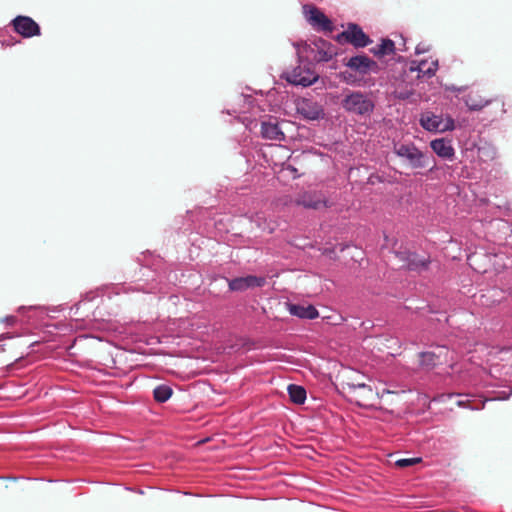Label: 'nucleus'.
Returning <instances> with one entry per match:
<instances>
[{
  "label": "nucleus",
  "mask_w": 512,
  "mask_h": 512,
  "mask_svg": "<svg viewBox=\"0 0 512 512\" xmlns=\"http://www.w3.org/2000/svg\"><path fill=\"white\" fill-rule=\"evenodd\" d=\"M303 12L306 20L314 29L328 33L334 30L332 21L316 6L304 5Z\"/></svg>",
  "instance_id": "obj_5"
},
{
  "label": "nucleus",
  "mask_w": 512,
  "mask_h": 512,
  "mask_svg": "<svg viewBox=\"0 0 512 512\" xmlns=\"http://www.w3.org/2000/svg\"><path fill=\"white\" fill-rule=\"evenodd\" d=\"M5 321L8 323V324H14L16 322V318L14 316H9V317H6L5 318Z\"/></svg>",
  "instance_id": "obj_27"
},
{
  "label": "nucleus",
  "mask_w": 512,
  "mask_h": 512,
  "mask_svg": "<svg viewBox=\"0 0 512 512\" xmlns=\"http://www.w3.org/2000/svg\"><path fill=\"white\" fill-rule=\"evenodd\" d=\"M294 203L302 206L305 209L319 210L328 207V202L325 195L321 191L310 190L303 191L297 195Z\"/></svg>",
  "instance_id": "obj_7"
},
{
  "label": "nucleus",
  "mask_w": 512,
  "mask_h": 512,
  "mask_svg": "<svg viewBox=\"0 0 512 512\" xmlns=\"http://www.w3.org/2000/svg\"><path fill=\"white\" fill-rule=\"evenodd\" d=\"M12 24L14 30L25 38L40 35L39 25L28 16H17Z\"/></svg>",
  "instance_id": "obj_10"
},
{
  "label": "nucleus",
  "mask_w": 512,
  "mask_h": 512,
  "mask_svg": "<svg viewBox=\"0 0 512 512\" xmlns=\"http://www.w3.org/2000/svg\"><path fill=\"white\" fill-rule=\"evenodd\" d=\"M489 103L490 100L482 97L478 92H470L465 97V104L470 110H481Z\"/></svg>",
  "instance_id": "obj_19"
},
{
  "label": "nucleus",
  "mask_w": 512,
  "mask_h": 512,
  "mask_svg": "<svg viewBox=\"0 0 512 512\" xmlns=\"http://www.w3.org/2000/svg\"><path fill=\"white\" fill-rule=\"evenodd\" d=\"M392 94L395 99L408 100L414 95V92L411 89H395Z\"/></svg>",
  "instance_id": "obj_23"
},
{
  "label": "nucleus",
  "mask_w": 512,
  "mask_h": 512,
  "mask_svg": "<svg viewBox=\"0 0 512 512\" xmlns=\"http://www.w3.org/2000/svg\"><path fill=\"white\" fill-rule=\"evenodd\" d=\"M436 71V67L432 69V67H429V69L426 71V73L433 75Z\"/></svg>",
  "instance_id": "obj_28"
},
{
  "label": "nucleus",
  "mask_w": 512,
  "mask_h": 512,
  "mask_svg": "<svg viewBox=\"0 0 512 512\" xmlns=\"http://www.w3.org/2000/svg\"><path fill=\"white\" fill-rule=\"evenodd\" d=\"M343 108L357 115H369L374 110L373 101L360 91L347 94L342 100Z\"/></svg>",
  "instance_id": "obj_3"
},
{
  "label": "nucleus",
  "mask_w": 512,
  "mask_h": 512,
  "mask_svg": "<svg viewBox=\"0 0 512 512\" xmlns=\"http://www.w3.org/2000/svg\"><path fill=\"white\" fill-rule=\"evenodd\" d=\"M282 78L292 85L308 87L318 80L319 75L312 68L311 63L300 61L298 66L285 71Z\"/></svg>",
  "instance_id": "obj_2"
},
{
  "label": "nucleus",
  "mask_w": 512,
  "mask_h": 512,
  "mask_svg": "<svg viewBox=\"0 0 512 512\" xmlns=\"http://www.w3.org/2000/svg\"><path fill=\"white\" fill-rule=\"evenodd\" d=\"M397 257L403 262L402 267L411 271H420L427 268L429 261L420 258L417 254L409 251H400Z\"/></svg>",
  "instance_id": "obj_12"
},
{
  "label": "nucleus",
  "mask_w": 512,
  "mask_h": 512,
  "mask_svg": "<svg viewBox=\"0 0 512 512\" xmlns=\"http://www.w3.org/2000/svg\"><path fill=\"white\" fill-rule=\"evenodd\" d=\"M288 311L291 315L301 319H315L319 316L318 310L313 305L287 304Z\"/></svg>",
  "instance_id": "obj_18"
},
{
  "label": "nucleus",
  "mask_w": 512,
  "mask_h": 512,
  "mask_svg": "<svg viewBox=\"0 0 512 512\" xmlns=\"http://www.w3.org/2000/svg\"><path fill=\"white\" fill-rule=\"evenodd\" d=\"M288 393L291 401L295 404H303L306 400V390L302 386L290 384Z\"/></svg>",
  "instance_id": "obj_21"
},
{
  "label": "nucleus",
  "mask_w": 512,
  "mask_h": 512,
  "mask_svg": "<svg viewBox=\"0 0 512 512\" xmlns=\"http://www.w3.org/2000/svg\"><path fill=\"white\" fill-rule=\"evenodd\" d=\"M314 46L316 48L314 60L317 62H328L337 54L335 47L321 38L314 41Z\"/></svg>",
  "instance_id": "obj_16"
},
{
  "label": "nucleus",
  "mask_w": 512,
  "mask_h": 512,
  "mask_svg": "<svg viewBox=\"0 0 512 512\" xmlns=\"http://www.w3.org/2000/svg\"><path fill=\"white\" fill-rule=\"evenodd\" d=\"M265 283L266 279L264 277L248 275L230 280L229 288L232 291H244L248 288L262 287Z\"/></svg>",
  "instance_id": "obj_13"
},
{
  "label": "nucleus",
  "mask_w": 512,
  "mask_h": 512,
  "mask_svg": "<svg viewBox=\"0 0 512 512\" xmlns=\"http://www.w3.org/2000/svg\"><path fill=\"white\" fill-rule=\"evenodd\" d=\"M345 390L349 401L360 407H373L378 400V393L365 383H347Z\"/></svg>",
  "instance_id": "obj_1"
},
{
  "label": "nucleus",
  "mask_w": 512,
  "mask_h": 512,
  "mask_svg": "<svg viewBox=\"0 0 512 512\" xmlns=\"http://www.w3.org/2000/svg\"><path fill=\"white\" fill-rule=\"evenodd\" d=\"M420 124L425 130L430 132H444L454 129L453 119L449 118L444 123L441 116L430 112L422 114Z\"/></svg>",
  "instance_id": "obj_8"
},
{
  "label": "nucleus",
  "mask_w": 512,
  "mask_h": 512,
  "mask_svg": "<svg viewBox=\"0 0 512 512\" xmlns=\"http://www.w3.org/2000/svg\"><path fill=\"white\" fill-rule=\"evenodd\" d=\"M395 51L394 42L390 39L382 40L381 44L371 49V52L378 57L393 54Z\"/></svg>",
  "instance_id": "obj_20"
},
{
  "label": "nucleus",
  "mask_w": 512,
  "mask_h": 512,
  "mask_svg": "<svg viewBox=\"0 0 512 512\" xmlns=\"http://www.w3.org/2000/svg\"><path fill=\"white\" fill-rule=\"evenodd\" d=\"M439 352H421L419 353V364L424 369L430 370L440 364L441 358L446 357L448 354V349L444 346L438 347Z\"/></svg>",
  "instance_id": "obj_14"
},
{
  "label": "nucleus",
  "mask_w": 512,
  "mask_h": 512,
  "mask_svg": "<svg viewBox=\"0 0 512 512\" xmlns=\"http://www.w3.org/2000/svg\"><path fill=\"white\" fill-rule=\"evenodd\" d=\"M430 146L432 150L441 158L451 160L455 155V150L451 145L450 140H446L444 138L435 139L431 141Z\"/></svg>",
  "instance_id": "obj_17"
},
{
  "label": "nucleus",
  "mask_w": 512,
  "mask_h": 512,
  "mask_svg": "<svg viewBox=\"0 0 512 512\" xmlns=\"http://www.w3.org/2000/svg\"><path fill=\"white\" fill-rule=\"evenodd\" d=\"M261 135L267 140L280 142L285 139V134L276 119H269L261 123Z\"/></svg>",
  "instance_id": "obj_15"
},
{
  "label": "nucleus",
  "mask_w": 512,
  "mask_h": 512,
  "mask_svg": "<svg viewBox=\"0 0 512 512\" xmlns=\"http://www.w3.org/2000/svg\"><path fill=\"white\" fill-rule=\"evenodd\" d=\"M477 256L476 255H472V256H469L468 257V261H469V264L470 266H472L474 269H477L476 267H474L475 265V260H476Z\"/></svg>",
  "instance_id": "obj_26"
},
{
  "label": "nucleus",
  "mask_w": 512,
  "mask_h": 512,
  "mask_svg": "<svg viewBox=\"0 0 512 512\" xmlns=\"http://www.w3.org/2000/svg\"><path fill=\"white\" fill-rule=\"evenodd\" d=\"M393 152L404 159L412 168L425 167V154L414 144L394 143Z\"/></svg>",
  "instance_id": "obj_4"
},
{
  "label": "nucleus",
  "mask_w": 512,
  "mask_h": 512,
  "mask_svg": "<svg viewBox=\"0 0 512 512\" xmlns=\"http://www.w3.org/2000/svg\"><path fill=\"white\" fill-rule=\"evenodd\" d=\"M297 111L304 118L317 120L324 116V109L321 104L311 99H302L297 103Z\"/></svg>",
  "instance_id": "obj_11"
},
{
  "label": "nucleus",
  "mask_w": 512,
  "mask_h": 512,
  "mask_svg": "<svg viewBox=\"0 0 512 512\" xmlns=\"http://www.w3.org/2000/svg\"><path fill=\"white\" fill-rule=\"evenodd\" d=\"M422 461L421 458L419 457H415V458H403V459H399L395 462L396 466L400 467V468H406V467H409V466H413L415 464H418Z\"/></svg>",
  "instance_id": "obj_24"
},
{
  "label": "nucleus",
  "mask_w": 512,
  "mask_h": 512,
  "mask_svg": "<svg viewBox=\"0 0 512 512\" xmlns=\"http://www.w3.org/2000/svg\"><path fill=\"white\" fill-rule=\"evenodd\" d=\"M172 394H173L172 388L167 385H159V386L155 387L153 390L154 399H155V401H157L159 403L166 402L168 399H170Z\"/></svg>",
  "instance_id": "obj_22"
},
{
  "label": "nucleus",
  "mask_w": 512,
  "mask_h": 512,
  "mask_svg": "<svg viewBox=\"0 0 512 512\" xmlns=\"http://www.w3.org/2000/svg\"><path fill=\"white\" fill-rule=\"evenodd\" d=\"M457 404H458L459 406H462V405H463V403H462L461 401L457 402Z\"/></svg>",
  "instance_id": "obj_29"
},
{
  "label": "nucleus",
  "mask_w": 512,
  "mask_h": 512,
  "mask_svg": "<svg viewBox=\"0 0 512 512\" xmlns=\"http://www.w3.org/2000/svg\"><path fill=\"white\" fill-rule=\"evenodd\" d=\"M337 42H347L356 48L366 47L371 40L357 24H349L347 29L336 37Z\"/></svg>",
  "instance_id": "obj_6"
},
{
  "label": "nucleus",
  "mask_w": 512,
  "mask_h": 512,
  "mask_svg": "<svg viewBox=\"0 0 512 512\" xmlns=\"http://www.w3.org/2000/svg\"><path fill=\"white\" fill-rule=\"evenodd\" d=\"M323 254L332 257L335 254V249L334 248H331V249L326 248V249H324Z\"/></svg>",
  "instance_id": "obj_25"
},
{
  "label": "nucleus",
  "mask_w": 512,
  "mask_h": 512,
  "mask_svg": "<svg viewBox=\"0 0 512 512\" xmlns=\"http://www.w3.org/2000/svg\"><path fill=\"white\" fill-rule=\"evenodd\" d=\"M345 65L351 70L362 75L377 73L379 71V65L366 55L351 57Z\"/></svg>",
  "instance_id": "obj_9"
}]
</instances>
